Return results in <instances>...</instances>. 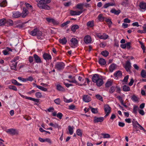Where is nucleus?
Returning a JSON list of instances; mask_svg holds the SVG:
<instances>
[{
  "mask_svg": "<svg viewBox=\"0 0 146 146\" xmlns=\"http://www.w3.org/2000/svg\"><path fill=\"white\" fill-rule=\"evenodd\" d=\"M51 1V0H35L37 3L36 5L40 9L46 10H50V7L47 4L50 3Z\"/></svg>",
  "mask_w": 146,
  "mask_h": 146,
  "instance_id": "obj_1",
  "label": "nucleus"
},
{
  "mask_svg": "<svg viewBox=\"0 0 146 146\" xmlns=\"http://www.w3.org/2000/svg\"><path fill=\"white\" fill-rule=\"evenodd\" d=\"M29 33L31 35L33 36H36L38 40H42L44 39V36L42 32L36 28L34 29Z\"/></svg>",
  "mask_w": 146,
  "mask_h": 146,
  "instance_id": "obj_2",
  "label": "nucleus"
},
{
  "mask_svg": "<svg viewBox=\"0 0 146 146\" xmlns=\"http://www.w3.org/2000/svg\"><path fill=\"white\" fill-rule=\"evenodd\" d=\"M65 66V64L62 62H58L54 66V68L57 70L61 71L63 70Z\"/></svg>",
  "mask_w": 146,
  "mask_h": 146,
  "instance_id": "obj_3",
  "label": "nucleus"
},
{
  "mask_svg": "<svg viewBox=\"0 0 146 146\" xmlns=\"http://www.w3.org/2000/svg\"><path fill=\"white\" fill-rule=\"evenodd\" d=\"M68 77L69 78H71L72 79V80H67L69 82L75 83L76 84V85L80 86H82L83 85L86 86V84L85 81V82L84 83V84H79L75 79V76L72 77V76L71 75H69L68 76Z\"/></svg>",
  "mask_w": 146,
  "mask_h": 146,
  "instance_id": "obj_4",
  "label": "nucleus"
},
{
  "mask_svg": "<svg viewBox=\"0 0 146 146\" xmlns=\"http://www.w3.org/2000/svg\"><path fill=\"white\" fill-rule=\"evenodd\" d=\"M104 109L105 113H106L105 116L106 117L108 116L111 112V108L108 104H106L104 106Z\"/></svg>",
  "mask_w": 146,
  "mask_h": 146,
  "instance_id": "obj_5",
  "label": "nucleus"
},
{
  "mask_svg": "<svg viewBox=\"0 0 146 146\" xmlns=\"http://www.w3.org/2000/svg\"><path fill=\"white\" fill-rule=\"evenodd\" d=\"M7 132L13 135L18 134V131L16 129L13 128L8 129L7 131Z\"/></svg>",
  "mask_w": 146,
  "mask_h": 146,
  "instance_id": "obj_6",
  "label": "nucleus"
},
{
  "mask_svg": "<svg viewBox=\"0 0 146 146\" xmlns=\"http://www.w3.org/2000/svg\"><path fill=\"white\" fill-rule=\"evenodd\" d=\"M19 94L23 98H25L26 99H28L31 100H32L37 103H38L39 102V100L38 99H35L34 98H32L31 97H28L27 96H25L20 94Z\"/></svg>",
  "mask_w": 146,
  "mask_h": 146,
  "instance_id": "obj_7",
  "label": "nucleus"
},
{
  "mask_svg": "<svg viewBox=\"0 0 146 146\" xmlns=\"http://www.w3.org/2000/svg\"><path fill=\"white\" fill-rule=\"evenodd\" d=\"M131 67V63L130 62L129 60L127 61L126 62L125 67L126 71L129 72H131V71L130 70Z\"/></svg>",
  "mask_w": 146,
  "mask_h": 146,
  "instance_id": "obj_8",
  "label": "nucleus"
},
{
  "mask_svg": "<svg viewBox=\"0 0 146 146\" xmlns=\"http://www.w3.org/2000/svg\"><path fill=\"white\" fill-rule=\"evenodd\" d=\"M29 12L27 8L24 7L22 13L21 14L22 17L23 18L26 17L28 14Z\"/></svg>",
  "mask_w": 146,
  "mask_h": 146,
  "instance_id": "obj_9",
  "label": "nucleus"
},
{
  "mask_svg": "<svg viewBox=\"0 0 146 146\" xmlns=\"http://www.w3.org/2000/svg\"><path fill=\"white\" fill-rule=\"evenodd\" d=\"M17 63V62H15L13 61H11L10 66L11 67V69L14 70H16Z\"/></svg>",
  "mask_w": 146,
  "mask_h": 146,
  "instance_id": "obj_10",
  "label": "nucleus"
},
{
  "mask_svg": "<svg viewBox=\"0 0 146 146\" xmlns=\"http://www.w3.org/2000/svg\"><path fill=\"white\" fill-rule=\"evenodd\" d=\"M33 57L36 63H40L42 62L40 58L37 54H34L33 55Z\"/></svg>",
  "mask_w": 146,
  "mask_h": 146,
  "instance_id": "obj_11",
  "label": "nucleus"
},
{
  "mask_svg": "<svg viewBox=\"0 0 146 146\" xmlns=\"http://www.w3.org/2000/svg\"><path fill=\"white\" fill-rule=\"evenodd\" d=\"M42 57L46 61L52 59L51 55L46 53H44L43 54Z\"/></svg>",
  "mask_w": 146,
  "mask_h": 146,
  "instance_id": "obj_12",
  "label": "nucleus"
},
{
  "mask_svg": "<svg viewBox=\"0 0 146 146\" xmlns=\"http://www.w3.org/2000/svg\"><path fill=\"white\" fill-rule=\"evenodd\" d=\"M46 19L47 22L52 23L54 25H57L58 24V22L53 18L46 17Z\"/></svg>",
  "mask_w": 146,
  "mask_h": 146,
  "instance_id": "obj_13",
  "label": "nucleus"
},
{
  "mask_svg": "<svg viewBox=\"0 0 146 146\" xmlns=\"http://www.w3.org/2000/svg\"><path fill=\"white\" fill-rule=\"evenodd\" d=\"M91 36L89 35L86 36L84 38V41L86 44L90 43L91 42Z\"/></svg>",
  "mask_w": 146,
  "mask_h": 146,
  "instance_id": "obj_14",
  "label": "nucleus"
},
{
  "mask_svg": "<svg viewBox=\"0 0 146 146\" xmlns=\"http://www.w3.org/2000/svg\"><path fill=\"white\" fill-rule=\"evenodd\" d=\"M83 12V11H78L71 10L70 11V14L72 16L79 15L80 14Z\"/></svg>",
  "mask_w": 146,
  "mask_h": 146,
  "instance_id": "obj_15",
  "label": "nucleus"
},
{
  "mask_svg": "<svg viewBox=\"0 0 146 146\" xmlns=\"http://www.w3.org/2000/svg\"><path fill=\"white\" fill-rule=\"evenodd\" d=\"M97 36L100 39L104 40L107 39L109 37L108 35H106L105 33H103L102 35H101L100 33H99L97 35Z\"/></svg>",
  "mask_w": 146,
  "mask_h": 146,
  "instance_id": "obj_16",
  "label": "nucleus"
},
{
  "mask_svg": "<svg viewBox=\"0 0 146 146\" xmlns=\"http://www.w3.org/2000/svg\"><path fill=\"white\" fill-rule=\"evenodd\" d=\"M83 100L86 102H88L91 100V98L88 95H85L83 96Z\"/></svg>",
  "mask_w": 146,
  "mask_h": 146,
  "instance_id": "obj_17",
  "label": "nucleus"
},
{
  "mask_svg": "<svg viewBox=\"0 0 146 146\" xmlns=\"http://www.w3.org/2000/svg\"><path fill=\"white\" fill-rule=\"evenodd\" d=\"M104 118L103 117H94V122L95 123L98 122H102L104 121Z\"/></svg>",
  "mask_w": 146,
  "mask_h": 146,
  "instance_id": "obj_18",
  "label": "nucleus"
},
{
  "mask_svg": "<svg viewBox=\"0 0 146 146\" xmlns=\"http://www.w3.org/2000/svg\"><path fill=\"white\" fill-rule=\"evenodd\" d=\"M12 16L15 18H18L21 16V13L18 11L13 12L12 13Z\"/></svg>",
  "mask_w": 146,
  "mask_h": 146,
  "instance_id": "obj_19",
  "label": "nucleus"
},
{
  "mask_svg": "<svg viewBox=\"0 0 146 146\" xmlns=\"http://www.w3.org/2000/svg\"><path fill=\"white\" fill-rule=\"evenodd\" d=\"M100 78L99 75L97 74H95L93 76L92 78V80L93 82L96 83L97 82V80Z\"/></svg>",
  "mask_w": 146,
  "mask_h": 146,
  "instance_id": "obj_20",
  "label": "nucleus"
},
{
  "mask_svg": "<svg viewBox=\"0 0 146 146\" xmlns=\"http://www.w3.org/2000/svg\"><path fill=\"white\" fill-rule=\"evenodd\" d=\"M140 9L141 10H146V3L141 2L139 5Z\"/></svg>",
  "mask_w": 146,
  "mask_h": 146,
  "instance_id": "obj_21",
  "label": "nucleus"
},
{
  "mask_svg": "<svg viewBox=\"0 0 146 146\" xmlns=\"http://www.w3.org/2000/svg\"><path fill=\"white\" fill-rule=\"evenodd\" d=\"M70 41L71 44H72L74 46H76L78 43V40L76 38H72Z\"/></svg>",
  "mask_w": 146,
  "mask_h": 146,
  "instance_id": "obj_22",
  "label": "nucleus"
},
{
  "mask_svg": "<svg viewBox=\"0 0 146 146\" xmlns=\"http://www.w3.org/2000/svg\"><path fill=\"white\" fill-rule=\"evenodd\" d=\"M116 5L115 3H109L105 4L103 6V8H107L110 6H115Z\"/></svg>",
  "mask_w": 146,
  "mask_h": 146,
  "instance_id": "obj_23",
  "label": "nucleus"
},
{
  "mask_svg": "<svg viewBox=\"0 0 146 146\" xmlns=\"http://www.w3.org/2000/svg\"><path fill=\"white\" fill-rule=\"evenodd\" d=\"M110 12L115 15H118L121 13V11L120 10H116L115 9H112Z\"/></svg>",
  "mask_w": 146,
  "mask_h": 146,
  "instance_id": "obj_24",
  "label": "nucleus"
},
{
  "mask_svg": "<svg viewBox=\"0 0 146 146\" xmlns=\"http://www.w3.org/2000/svg\"><path fill=\"white\" fill-rule=\"evenodd\" d=\"M98 62L99 64L101 66L104 65L106 63L105 60L103 58H99Z\"/></svg>",
  "mask_w": 146,
  "mask_h": 146,
  "instance_id": "obj_25",
  "label": "nucleus"
},
{
  "mask_svg": "<svg viewBox=\"0 0 146 146\" xmlns=\"http://www.w3.org/2000/svg\"><path fill=\"white\" fill-rule=\"evenodd\" d=\"M79 28V26L78 25H72L71 28V30L74 33L76 31V30Z\"/></svg>",
  "mask_w": 146,
  "mask_h": 146,
  "instance_id": "obj_26",
  "label": "nucleus"
},
{
  "mask_svg": "<svg viewBox=\"0 0 146 146\" xmlns=\"http://www.w3.org/2000/svg\"><path fill=\"white\" fill-rule=\"evenodd\" d=\"M97 85L98 86H101L104 83L103 80L100 78L97 80V82H96Z\"/></svg>",
  "mask_w": 146,
  "mask_h": 146,
  "instance_id": "obj_27",
  "label": "nucleus"
},
{
  "mask_svg": "<svg viewBox=\"0 0 146 146\" xmlns=\"http://www.w3.org/2000/svg\"><path fill=\"white\" fill-rule=\"evenodd\" d=\"M116 68V65L114 64H112L110 66L109 70L110 72H112Z\"/></svg>",
  "mask_w": 146,
  "mask_h": 146,
  "instance_id": "obj_28",
  "label": "nucleus"
},
{
  "mask_svg": "<svg viewBox=\"0 0 146 146\" xmlns=\"http://www.w3.org/2000/svg\"><path fill=\"white\" fill-rule=\"evenodd\" d=\"M106 18L103 16L102 14H99L98 17V19L99 21L100 22L103 21L106 19Z\"/></svg>",
  "mask_w": 146,
  "mask_h": 146,
  "instance_id": "obj_29",
  "label": "nucleus"
},
{
  "mask_svg": "<svg viewBox=\"0 0 146 146\" xmlns=\"http://www.w3.org/2000/svg\"><path fill=\"white\" fill-rule=\"evenodd\" d=\"M87 26L89 27H92L94 26V22L93 20L88 21L87 23Z\"/></svg>",
  "mask_w": 146,
  "mask_h": 146,
  "instance_id": "obj_30",
  "label": "nucleus"
},
{
  "mask_svg": "<svg viewBox=\"0 0 146 146\" xmlns=\"http://www.w3.org/2000/svg\"><path fill=\"white\" fill-rule=\"evenodd\" d=\"M56 87V89L59 91L63 92L65 91V89L60 84L57 85Z\"/></svg>",
  "mask_w": 146,
  "mask_h": 146,
  "instance_id": "obj_31",
  "label": "nucleus"
},
{
  "mask_svg": "<svg viewBox=\"0 0 146 146\" xmlns=\"http://www.w3.org/2000/svg\"><path fill=\"white\" fill-rule=\"evenodd\" d=\"M114 76L117 77H121L122 75V72L121 71L118 70L115 72L114 74Z\"/></svg>",
  "mask_w": 146,
  "mask_h": 146,
  "instance_id": "obj_32",
  "label": "nucleus"
},
{
  "mask_svg": "<svg viewBox=\"0 0 146 146\" xmlns=\"http://www.w3.org/2000/svg\"><path fill=\"white\" fill-rule=\"evenodd\" d=\"M84 5L83 3H79L77 5L76 7L78 9L82 10L83 9Z\"/></svg>",
  "mask_w": 146,
  "mask_h": 146,
  "instance_id": "obj_33",
  "label": "nucleus"
},
{
  "mask_svg": "<svg viewBox=\"0 0 146 146\" xmlns=\"http://www.w3.org/2000/svg\"><path fill=\"white\" fill-rule=\"evenodd\" d=\"M131 99L135 102H137L138 101L139 98L135 95H133L131 97Z\"/></svg>",
  "mask_w": 146,
  "mask_h": 146,
  "instance_id": "obj_34",
  "label": "nucleus"
},
{
  "mask_svg": "<svg viewBox=\"0 0 146 146\" xmlns=\"http://www.w3.org/2000/svg\"><path fill=\"white\" fill-rule=\"evenodd\" d=\"M74 128V127L73 126H69L68 127V130L69 134L71 135H72L73 133Z\"/></svg>",
  "mask_w": 146,
  "mask_h": 146,
  "instance_id": "obj_35",
  "label": "nucleus"
},
{
  "mask_svg": "<svg viewBox=\"0 0 146 146\" xmlns=\"http://www.w3.org/2000/svg\"><path fill=\"white\" fill-rule=\"evenodd\" d=\"M67 40L66 38L64 37L62 39H59V42L60 43H61L63 44H66L67 42Z\"/></svg>",
  "mask_w": 146,
  "mask_h": 146,
  "instance_id": "obj_36",
  "label": "nucleus"
},
{
  "mask_svg": "<svg viewBox=\"0 0 146 146\" xmlns=\"http://www.w3.org/2000/svg\"><path fill=\"white\" fill-rule=\"evenodd\" d=\"M123 90L124 92H127L129 91L130 90V88L129 86L126 85H124L122 87Z\"/></svg>",
  "mask_w": 146,
  "mask_h": 146,
  "instance_id": "obj_37",
  "label": "nucleus"
},
{
  "mask_svg": "<svg viewBox=\"0 0 146 146\" xmlns=\"http://www.w3.org/2000/svg\"><path fill=\"white\" fill-rule=\"evenodd\" d=\"M7 3L6 0H3L0 3V6L1 7H4L7 5Z\"/></svg>",
  "mask_w": 146,
  "mask_h": 146,
  "instance_id": "obj_38",
  "label": "nucleus"
},
{
  "mask_svg": "<svg viewBox=\"0 0 146 146\" xmlns=\"http://www.w3.org/2000/svg\"><path fill=\"white\" fill-rule=\"evenodd\" d=\"M12 83L15 85L20 86L22 85L21 84L18 83L17 81L15 80L12 79L11 80Z\"/></svg>",
  "mask_w": 146,
  "mask_h": 146,
  "instance_id": "obj_39",
  "label": "nucleus"
},
{
  "mask_svg": "<svg viewBox=\"0 0 146 146\" xmlns=\"http://www.w3.org/2000/svg\"><path fill=\"white\" fill-rule=\"evenodd\" d=\"M105 21L106 22L108 23V26L110 27V25L112 24V22L111 21V19L106 18L105 19Z\"/></svg>",
  "mask_w": 146,
  "mask_h": 146,
  "instance_id": "obj_40",
  "label": "nucleus"
},
{
  "mask_svg": "<svg viewBox=\"0 0 146 146\" xmlns=\"http://www.w3.org/2000/svg\"><path fill=\"white\" fill-rule=\"evenodd\" d=\"M9 26H13V21L11 19L6 20V23Z\"/></svg>",
  "mask_w": 146,
  "mask_h": 146,
  "instance_id": "obj_41",
  "label": "nucleus"
},
{
  "mask_svg": "<svg viewBox=\"0 0 146 146\" xmlns=\"http://www.w3.org/2000/svg\"><path fill=\"white\" fill-rule=\"evenodd\" d=\"M139 109L138 106L136 105H134L133 108V113L135 114L137 113V111Z\"/></svg>",
  "mask_w": 146,
  "mask_h": 146,
  "instance_id": "obj_42",
  "label": "nucleus"
},
{
  "mask_svg": "<svg viewBox=\"0 0 146 146\" xmlns=\"http://www.w3.org/2000/svg\"><path fill=\"white\" fill-rule=\"evenodd\" d=\"M6 23V19H2L0 20V26L4 25Z\"/></svg>",
  "mask_w": 146,
  "mask_h": 146,
  "instance_id": "obj_43",
  "label": "nucleus"
},
{
  "mask_svg": "<svg viewBox=\"0 0 146 146\" xmlns=\"http://www.w3.org/2000/svg\"><path fill=\"white\" fill-rule=\"evenodd\" d=\"M101 54L105 57H107L109 55V53L108 52L107 50H104L102 51Z\"/></svg>",
  "mask_w": 146,
  "mask_h": 146,
  "instance_id": "obj_44",
  "label": "nucleus"
},
{
  "mask_svg": "<svg viewBox=\"0 0 146 146\" xmlns=\"http://www.w3.org/2000/svg\"><path fill=\"white\" fill-rule=\"evenodd\" d=\"M10 90H12L15 91L17 90V89L15 86H12V85H9L8 86Z\"/></svg>",
  "mask_w": 146,
  "mask_h": 146,
  "instance_id": "obj_45",
  "label": "nucleus"
},
{
  "mask_svg": "<svg viewBox=\"0 0 146 146\" xmlns=\"http://www.w3.org/2000/svg\"><path fill=\"white\" fill-rule=\"evenodd\" d=\"M141 75L142 77L146 78V72L144 70H143L141 72Z\"/></svg>",
  "mask_w": 146,
  "mask_h": 146,
  "instance_id": "obj_46",
  "label": "nucleus"
},
{
  "mask_svg": "<svg viewBox=\"0 0 146 146\" xmlns=\"http://www.w3.org/2000/svg\"><path fill=\"white\" fill-rule=\"evenodd\" d=\"M35 95L36 98H40L42 97L41 93L39 92H37L35 93Z\"/></svg>",
  "mask_w": 146,
  "mask_h": 146,
  "instance_id": "obj_47",
  "label": "nucleus"
},
{
  "mask_svg": "<svg viewBox=\"0 0 146 146\" xmlns=\"http://www.w3.org/2000/svg\"><path fill=\"white\" fill-rule=\"evenodd\" d=\"M95 97L98 100H99L101 101H103V98L100 95H96L95 96Z\"/></svg>",
  "mask_w": 146,
  "mask_h": 146,
  "instance_id": "obj_48",
  "label": "nucleus"
},
{
  "mask_svg": "<svg viewBox=\"0 0 146 146\" xmlns=\"http://www.w3.org/2000/svg\"><path fill=\"white\" fill-rule=\"evenodd\" d=\"M101 135L103 136L104 138H109L110 137V135L108 133H102Z\"/></svg>",
  "mask_w": 146,
  "mask_h": 146,
  "instance_id": "obj_49",
  "label": "nucleus"
},
{
  "mask_svg": "<svg viewBox=\"0 0 146 146\" xmlns=\"http://www.w3.org/2000/svg\"><path fill=\"white\" fill-rule=\"evenodd\" d=\"M112 85V82L111 81H108L105 84L106 87L108 88Z\"/></svg>",
  "mask_w": 146,
  "mask_h": 146,
  "instance_id": "obj_50",
  "label": "nucleus"
},
{
  "mask_svg": "<svg viewBox=\"0 0 146 146\" xmlns=\"http://www.w3.org/2000/svg\"><path fill=\"white\" fill-rule=\"evenodd\" d=\"M115 90V87L113 86L111 87L109 91V92L112 94L113 93Z\"/></svg>",
  "mask_w": 146,
  "mask_h": 146,
  "instance_id": "obj_51",
  "label": "nucleus"
},
{
  "mask_svg": "<svg viewBox=\"0 0 146 146\" xmlns=\"http://www.w3.org/2000/svg\"><path fill=\"white\" fill-rule=\"evenodd\" d=\"M49 125L50 126H53L55 128L58 127V125L56 123L54 124L52 123H49Z\"/></svg>",
  "mask_w": 146,
  "mask_h": 146,
  "instance_id": "obj_52",
  "label": "nucleus"
},
{
  "mask_svg": "<svg viewBox=\"0 0 146 146\" xmlns=\"http://www.w3.org/2000/svg\"><path fill=\"white\" fill-rule=\"evenodd\" d=\"M76 134L77 135L80 137L82 136V132L81 130L80 129H78L76 131Z\"/></svg>",
  "mask_w": 146,
  "mask_h": 146,
  "instance_id": "obj_53",
  "label": "nucleus"
},
{
  "mask_svg": "<svg viewBox=\"0 0 146 146\" xmlns=\"http://www.w3.org/2000/svg\"><path fill=\"white\" fill-rule=\"evenodd\" d=\"M139 124L138 123L137 121H136V122H134L133 123L132 125L133 127L135 129H136L137 127H138V125H139Z\"/></svg>",
  "mask_w": 146,
  "mask_h": 146,
  "instance_id": "obj_54",
  "label": "nucleus"
},
{
  "mask_svg": "<svg viewBox=\"0 0 146 146\" xmlns=\"http://www.w3.org/2000/svg\"><path fill=\"white\" fill-rule=\"evenodd\" d=\"M117 98H118L119 100L120 101L121 104L122 105H123L124 104V101L123 100L122 97L119 96H117Z\"/></svg>",
  "mask_w": 146,
  "mask_h": 146,
  "instance_id": "obj_55",
  "label": "nucleus"
},
{
  "mask_svg": "<svg viewBox=\"0 0 146 146\" xmlns=\"http://www.w3.org/2000/svg\"><path fill=\"white\" fill-rule=\"evenodd\" d=\"M54 102L57 104H59L60 103V98H58L54 101Z\"/></svg>",
  "mask_w": 146,
  "mask_h": 146,
  "instance_id": "obj_56",
  "label": "nucleus"
},
{
  "mask_svg": "<svg viewBox=\"0 0 146 146\" xmlns=\"http://www.w3.org/2000/svg\"><path fill=\"white\" fill-rule=\"evenodd\" d=\"M78 79L81 82L83 83L84 82V83L85 82H85L86 83V81L84 80L82 78V77L80 76H79L78 77ZM83 84H84V83Z\"/></svg>",
  "mask_w": 146,
  "mask_h": 146,
  "instance_id": "obj_57",
  "label": "nucleus"
},
{
  "mask_svg": "<svg viewBox=\"0 0 146 146\" xmlns=\"http://www.w3.org/2000/svg\"><path fill=\"white\" fill-rule=\"evenodd\" d=\"M25 5L27 7L26 8H27L29 7L31 9H33V7L32 6L27 3H25Z\"/></svg>",
  "mask_w": 146,
  "mask_h": 146,
  "instance_id": "obj_58",
  "label": "nucleus"
},
{
  "mask_svg": "<svg viewBox=\"0 0 146 146\" xmlns=\"http://www.w3.org/2000/svg\"><path fill=\"white\" fill-rule=\"evenodd\" d=\"M63 116V114L61 113H58L57 114V117L58 118L60 119H61Z\"/></svg>",
  "mask_w": 146,
  "mask_h": 146,
  "instance_id": "obj_59",
  "label": "nucleus"
},
{
  "mask_svg": "<svg viewBox=\"0 0 146 146\" xmlns=\"http://www.w3.org/2000/svg\"><path fill=\"white\" fill-rule=\"evenodd\" d=\"M139 42L141 45V47L143 50L145 49V47L143 43L141 41H139Z\"/></svg>",
  "mask_w": 146,
  "mask_h": 146,
  "instance_id": "obj_60",
  "label": "nucleus"
},
{
  "mask_svg": "<svg viewBox=\"0 0 146 146\" xmlns=\"http://www.w3.org/2000/svg\"><path fill=\"white\" fill-rule=\"evenodd\" d=\"M91 110L92 112L94 113H97L98 112L97 109L93 108H91Z\"/></svg>",
  "mask_w": 146,
  "mask_h": 146,
  "instance_id": "obj_61",
  "label": "nucleus"
},
{
  "mask_svg": "<svg viewBox=\"0 0 146 146\" xmlns=\"http://www.w3.org/2000/svg\"><path fill=\"white\" fill-rule=\"evenodd\" d=\"M29 61L30 63H33V57L32 56H29Z\"/></svg>",
  "mask_w": 146,
  "mask_h": 146,
  "instance_id": "obj_62",
  "label": "nucleus"
},
{
  "mask_svg": "<svg viewBox=\"0 0 146 146\" xmlns=\"http://www.w3.org/2000/svg\"><path fill=\"white\" fill-rule=\"evenodd\" d=\"M131 44V43L130 42H127L126 44V47H127V48L128 49H130L131 47V46H130Z\"/></svg>",
  "mask_w": 146,
  "mask_h": 146,
  "instance_id": "obj_63",
  "label": "nucleus"
},
{
  "mask_svg": "<svg viewBox=\"0 0 146 146\" xmlns=\"http://www.w3.org/2000/svg\"><path fill=\"white\" fill-rule=\"evenodd\" d=\"M33 80V77L32 76H30L28 78H26L27 81H32Z\"/></svg>",
  "mask_w": 146,
  "mask_h": 146,
  "instance_id": "obj_64",
  "label": "nucleus"
}]
</instances>
